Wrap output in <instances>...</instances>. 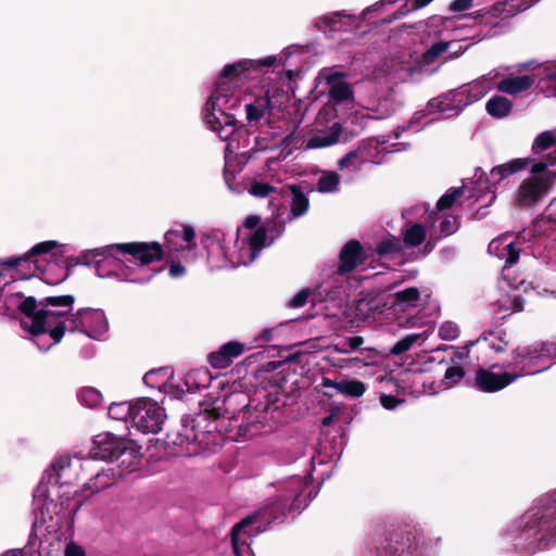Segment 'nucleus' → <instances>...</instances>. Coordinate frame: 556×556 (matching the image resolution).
I'll return each instance as SVG.
<instances>
[{
	"label": "nucleus",
	"instance_id": "1",
	"mask_svg": "<svg viewBox=\"0 0 556 556\" xmlns=\"http://www.w3.org/2000/svg\"><path fill=\"white\" fill-rule=\"evenodd\" d=\"M277 62V56L268 55L262 59H242L222 68L214 90L205 103L203 116L212 131L222 140H229L226 144L227 152L238 149L232 136L237 130L235 110L240 104L242 94L248 96L257 86L263 90V96H257L244 104L249 123L261 121L269 110L279 109L288 101L286 87L292 79L293 72L287 71L282 74L280 71H269L268 67Z\"/></svg>",
	"mask_w": 556,
	"mask_h": 556
},
{
	"label": "nucleus",
	"instance_id": "2",
	"mask_svg": "<svg viewBox=\"0 0 556 556\" xmlns=\"http://www.w3.org/2000/svg\"><path fill=\"white\" fill-rule=\"evenodd\" d=\"M162 256V247L156 242H128L87 250L80 261L86 265L94 263L100 277L115 275L121 280L143 283L155 274L144 268Z\"/></svg>",
	"mask_w": 556,
	"mask_h": 556
},
{
	"label": "nucleus",
	"instance_id": "3",
	"mask_svg": "<svg viewBox=\"0 0 556 556\" xmlns=\"http://www.w3.org/2000/svg\"><path fill=\"white\" fill-rule=\"evenodd\" d=\"M96 463L94 459L89 458L62 456L51 464L34 492L33 507L40 514L42 522L58 513L53 496L62 497L60 488L74 484L83 473L91 471Z\"/></svg>",
	"mask_w": 556,
	"mask_h": 556
},
{
	"label": "nucleus",
	"instance_id": "4",
	"mask_svg": "<svg viewBox=\"0 0 556 556\" xmlns=\"http://www.w3.org/2000/svg\"><path fill=\"white\" fill-rule=\"evenodd\" d=\"M3 303L9 312H20L24 315L21 325L28 330L36 341L45 343L42 334L48 332L49 327L53 326L54 319L61 318L66 313L73 311L74 298L72 295L49 296L37 307V302L33 296H24L22 292H14L7 295Z\"/></svg>",
	"mask_w": 556,
	"mask_h": 556
},
{
	"label": "nucleus",
	"instance_id": "5",
	"mask_svg": "<svg viewBox=\"0 0 556 556\" xmlns=\"http://www.w3.org/2000/svg\"><path fill=\"white\" fill-rule=\"evenodd\" d=\"M549 352L551 349L546 343L518 348L515 351L511 371L504 370L500 365L479 368L476 371L475 386L482 392L500 391L522 375H533L548 368V366L542 368H534V366L548 356Z\"/></svg>",
	"mask_w": 556,
	"mask_h": 556
},
{
	"label": "nucleus",
	"instance_id": "6",
	"mask_svg": "<svg viewBox=\"0 0 556 556\" xmlns=\"http://www.w3.org/2000/svg\"><path fill=\"white\" fill-rule=\"evenodd\" d=\"M511 541L525 554H533L556 543V494L522 515Z\"/></svg>",
	"mask_w": 556,
	"mask_h": 556
},
{
	"label": "nucleus",
	"instance_id": "7",
	"mask_svg": "<svg viewBox=\"0 0 556 556\" xmlns=\"http://www.w3.org/2000/svg\"><path fill=\"white\" fill-rule=\"evenodd\" d=\"M66 245L54 240L34 245L25 255L11 260L9 264L23 271L24 278L39 277L48 285H58L67 277L62 260Z\"/></svg>",
	"mask_w": 556,
	"mask_h": 556
},
{
	"label": "nucleus",
	"instance_id": "8",
	"mask_svg": "<svg viewBox=\"0 0 556 556\" xmlns=\"http://www.w3.org/2000/svg\"><path fill=\"white\" fill-rule=\"evenodd\" d=\"M68 314L66 313L61 318L54 319L53 326L49 327L47 333L50 342L43 344L40 341L35 342L39 350L47 351L59 343L65 331H79L88 338L99 340L109 329L106 316L101 309L83 308L70 316Z\"/></svg>",
	"mask_w": 556,
	"mask_h": 556
},
{
	"label": "nucleus",
	"instance_id": "9",
	"mask_svg": "<svg viewBox=\"0 0 556 556\" xmlns=\"http://www.w3.org/2000/svg\"><path fill=\"white\" fill-rule=\"evenodd\" d=\"M267 244L265 229L255 230L247 236H239L233 242V249H225L219 242L212 241L207 245V260L212 268H236L249 265Z\"/></svg>",
	"mask_w": 556,
	"mask_h": 556
},
{
	"label": "nucleus",
	"instance_id": "10",
	"mask_svg": "<svg viewBox=\"0 0 556 556\" xmlns=\"http://www.w3.org/2000/svg\"><path fill=\"white\" fill-rule=\"evenodd\" d=\"M420 296L421 292L418 288L408 287L395 291L391 300H362L357 305V309L363 314L364 319L387 324L392 318H395L399 325L403 326L405 321L402 320L400 314L416 308L419 305Z\"/></svg>",
	"mask_w": 556,
	"mask_h": 556
},
{
	"label": "nucleus",
	"instance_id": "11",
	"mask_svg": "<svg viewBox=\"0 0 556 556\" xmlns=\"http://www.w3.org/2000/svg\"><path fill=\"white\" fill-rule=\"evenodd\" d=\"M365 257L366 254L362 245L355 240L349 241L340 252L339 265L333 275L319 286L320 293H325L327 298L332 300L345 293L344 290H341L344 275L355 269Z\"/></svg>",
	"mask_w": 556,
	"mask_h": 556
},
{
	"label": "nucleus",
	"instance_id": "12",
	"mask_svg": "<svg viewBox=\"0 0 556 556\" xmlns=\"http://www.w3.org/2000/svg\"><path fill=\"white\" fill-rule=\"evenodd\" d=\"M406 214H413L420 219V222H407L402 229V237L405 247L414 248L421 244L427 238V230H429V241L434 238L437 239V228L434 227V216L437 215L433 211H430L426 204H418L412 210L407 211Z\"/></svg>",
	"mask_w": 556,
	"mask_h": 556
},
{
	"label": "nucleus",
	"instance_id": "13",
	"mask_svg": "<svg viewBox=\"0 0 556 556\" xmlns=\"http://www.w3.org/2000/svg\"><path fill=\"white\" fill-rule=\"evenodd\" d=\"M166 419L165 410L156 401L142 397L135 401L132 427L142 433H157Z\"/></svg>",
	"mask_w": 556,
	"mask_h": 556
},
{
	"label": "nucleus",
	"instance_id": "14",
	"mask_svg": "<svg viewBox=\"0 0 556 556\" xmlns=\"http://www.w3.org/2000/svg\"><path fill=\"white\" fill-rule=\"evenodd\" d=\"M539 0H503L494 3L490 9L479 12L478 23L492 28H501L504 22L515 14L529 9Z\"/></svg>",
	"mask_w": 556,
	"mask_h": 556
},
{
	"label": "nucleus",
	"instance_id": "15",
	"mask_svg": "<svg viewBox=\"0 0 556 556\" xmlns=\"http://www.w3.org/2000/svg\"><path fill=\"white\" fill-rule=\"evenodd\" d=\"M374 143L375 141H362L356 149L350 151L338 161L339 169L356 173L361 170L363 164L367 162L375 164L381 163V157H379L378 153H372L369 149V146Z\"/></svg>",
	"mask_w": 556,
	"mask_h": 556
},
{
	"label": "nucleus",
	"instance_id": "16",
	"mask_svg": "<svg viewBox=\"0 0 556 556\" xmlns=\"http://www.w3.org/2000/svg\"><path fill=\"white\" fill-rule=\"evenodd\" d=\"M269 419L267 408L247 406L241 413V424L238 426L239 434L252 438L266 429Z\"/></svg>",
	"mask_w": 556,
	"mask_h": 556
},
{
	"label": "nucleus",
	"instance_id": "17",
	"mask_svg": "<svg viewBox=\"0 0 556 556\" xmlns=\"http://www.w3.org/2000/svg\"><path fill=\"white\" fill-rule=\"evenodd\" d=\"M345 76L333 70L324 68L317 76L318 85L326 84L331 100L342 102L352 98L351 86L345 81Z\"/></svg>",
	"mask_w": 556,
	"mask_h": 556
},
{
	"label": "nucleus",
	"instance_id": "18",
	"mask_svg": "<svg viewBox=\"0 0 556 556\" xmlns=\"http://www.w3.org/2000/svg\"><path fill=\"white\" fill-rule=\"evenodd\" d=\"M555 175L546 174V178H529L520 186L517 201L521 205H530L541 199L554 182Z\"/></svg>",
	"mask_w": 556,
	"mask_h": 556
},
{
	"label": "nucleus",
	"instance_id": "19",
	"mask_svg": "<svg viewBox=\"0 0 556 556\" xmlns=\"http://www.w3.org/2000/svg\"><path fill=\"white\" fill-rule=\"evenodd\" d=\"M462 92L453 90L446 94L431 99L428 103L429 114L439 113L444 117L458 115L465 108L466 101L462 100Z\"/></svg>",
	"mask_w": 556,
	"mask_h": 556
},
{
	"label": "nucleus",
	"instance_id": "20",
	"mask_svg": "<svg viewBox=\"0 0 556 556\" xmlns=\"http://www.w3.org/2000/svg\"><path fill=\"white\" fill-rule=\"evenodd\" d=\"M500 70H492L486 75L479 79L473 80L469 85L456 89L457 92H462V100L466 101V106L479 101L483 98L494 86V80L501 76Z\"/></svg>",
	"mask_w": 556,
	"mask_h": 556
},
{
	"label": "nucleus",
	"instance_id": "21",
	"mask_svg": "<svg viewBox=\"0 0 556 556\" xmlns=\"http://www.w3.org/2000/svg\"><path fill=\"white\" fill-rule=\"evenodd\" d=\"M254 519V516H249L232 528L231 546L235 556H255L251 548V538L253 534L247 529Z\"/></svg>",
	"mask_w": 556,
	"mask_h": 556
},
{
	"label": "nucleus",
	"instance_id": "22",
	"mask_svg": "<svg viewBox=\"0 0 556 556\" xmlns=\"http://www.w3.org/2000/svg\"><path fill=\"white\" fill-rule=\"evenodd\" d=\"M342 132V127L338 122L332 123L326 129H315L305 141L304 149H323L336 144Z\"/></svg>",
	"mask_w": 556,
	"mask_h": 556
},
{
	"label": "nucleus",
	"instance_id": "23",
	"mask_svg": "<svg viewBox=\"0 0 556 556\" xmlns=\"http://www.w3.org/2000/svg\"><path fill=\"white\" fill-rule=\"evenodd\" d=\"M194 229L191 226H181L165 233V241L170 251L189 253L195 248Z\"/></svg>",
	"mask_w": 556,
	"mask_h": 556
},
{
	"label": "nucleus",
	"instance_id": "24",
	"mask_svg": "<svg viewBox=\"0 0 556 556\" xmlns=\"http://www.w3.org/2000/svg\"><path fill=\"white\" fill-rule=\"evenodd\" d=\"M244 351V345L239 342L225 343L216 352L211 353L207 356L210 365L214 368L224 369L227 368L235 358L240 356Z\"/></svg>",
	"mask_w": 556,
	"mask_h": 556
},
{
	"label": "nucleus",
	"instance_id": "25",
	"mask_svg": "<svg viewBox=\"0 0 556 556\" xmlns=\"http://www.w3.org/2000/svg\"><path fill=\"white\" fill-rule=\"evenodd\" d=\"M489 253L501 260H505L506 265L515 264L519 257V249L509 235H503L489 243Z\"/></svg>",
	"mask_w": 556,
	"mask_h": 556
},
{
	"label": "nucleus",
	"instance_id": "26",
	"mask_svg": "<svg viewBox=\"0 0 556 556\" xmlns=\"http://www.w3.org/2000/svg\"><path fill=\"white\" fill-rule=\"evenodd\" d=\"M279 193L282 197L292 195L291 204H290V217L289 220L294 218H300L305 215L309 208V200L303 193L301 188L295 185H286L282 186L279 190Z\"/></svg>",
	"mask_w": 556,
	"mask_h": 556
},
{
	"label": "nucleus",
	"instance_id": "27",
	"mask_svg": "<svg viewBox=\"0 0 556 556\" xmlns=\"http://www.w3.org/2000/svg\"><path fill=\"white\" fill-rule=\"evenodd\" d=\"M324 388L334 389L338 393L346 397H361L367 390L364 382L357 379H343L340 381L332 380L328 377L321 378Z\"/></svg>",
	"mask_w": 556,
	"mask_h": 556
},
{
	"label": "nucleus",
	"instance_id": "28",
	"mask_svg": "<svg viewBox=\"0 0 556 556\" xmlns=\"http://www.w3.org/2000/svg\"><path fill=\"white\" fill-rule=\"evenodd\" d=\"M121 476L122 475H117L113 468L102 469L97 471L96 475L85 482L84 488L90 493H97L113 485Z\"/></svg>",
	"mask_w": 556,
	"mask_h": 556
},
{
	"label": "nucleus",
	"instance_id": "29",
	"mask_svg": "<svg viewBox=\"0 0 556 556\" xmlns=\"http://www.w3.org/2000/svg\"><path fill=\"white\" fill-rule=\"evenodd\" d=\"M213 380V376L207 368H195L185 375V389L181 391L195 392L202 388H207Z\"/></svg>",
	"mask_w": 556,
	"mask_h": 556
},
{
	"label": "nucleus",
	"instance_id": "30",
	"mask_svg": "<svg viewBox=\"0 0 556 556\" xmlns=\"http://www.w3.org/2000/svg\"><path fill=\"white\" fill-rule=\"evenodd\" d=\"M534 84L532 75L509 76L497 83V89L507 94H517L528 90Z\"/></svg>",
	"mask_w": 556,
	"mask_h": 556
},
{
	"label": "nucleus",
	"instance_id": "31",
	"mask_svg": "<svg viewBox=\"0 0 556 556\" xmlns=\"http://www.w3.org/2000/svg\"><path fill=\"white\" fill-rule=\"evenodd\" d=\"M356 18L353 15H344L341 12H336L330 15L320 17L317 22V27L323 31H338L343 26L354 24Z\"/></svg>",
	"mask_w": 556,
	"mask_h": 556
},
{
	"label": "nucleus",
	"instance_id": "32",
	"mask_svg": "<svg viewBox=\"0 0 556 556\" xmlns=\"http://www.w3.org/2000/svg\"><path fill=\"white\" fill-rule=\"evenodd\" d=\"M220 409H222V406L217 405V406H214L212 410L203 412L198 417V420H197L198 427L201 425L202 420H208L210 421V424H208V426L206 427V430H205V432L208 434L207 438L213 432L220 431L219 425H217V424L214 425V422H217L222 417L225 418L220 414ZM205 438H206V435H204V434H203L202 439H200L199 434H194V440L198 441L200 445H204V447H206L208 445V443H210V440L207 439V441H205Z\"/></svg>",
	"mask_w": 556,
	"mask_h": 556
},
{
	"label": "nucleus",
	"instance_id": "33",
	"mask_svg": "<svg viewBox=\"0 0 556 556\" xmlns=\"http://www.w3.org/2000/svg\"><path fill=\"white\" fill-rule=\"evenodd\" d=\"M527 159H516L508 163L494 167L490 173V179L493 185L500 182L505 177L517 173L527 167Z\"/></svg>",
	"mask_w": 556,
	"mask_h": 556
},
{
	"label": "nucleus",
	"instance_id": "34",
	"mask_svg": "<svg viewBox=\"0 0 556 556\" xmlns=\"http://www.w3.org/2000/svg\"><path fill=\"white\" fill-rule=\"evenodd\" d=\"M340 176L332 170H323L316 184V189L320 193H334L339 191Z\"/></svg>",
	"mask_w": 556,
	"mask_h": 556
},
{
	"label": "nucleus",
	"instance_id": "35",
	"mask_svg": "<svg viewBox=\"0 0 556 556\" xmlns=\"http://www.w3.org/2000/svg\"><path fill=\"white\" fill-rule=\"evenodd\" d=\"M134 409L135 402L112 403L109 406L108 415L115 420L132 422Z\"/></svg>",
	"mask_w": 556,
	"mask_h": 556
},
{
	"label": "nucleus",
	"instance_id": "36",
	"mask_svg": "<svg viewBox=\"0 0 556 556\" xmlns=\"http://www.w3.org/2000/svg\"><path fill=\"white\" fill-rule=\"evenodd\" d=\"M486 111L493 117H504L511 111V102L502 96H495L486 102Z\"/></svg>",
	"mask_w": 556,
	"mask_h": 556
},
{
	"label": "nucleus",
	"instance_id": "37",
	"mask_svg": "<svg viewBox=\"0 0 556 556\" xmlns=\"http://www.w3.org/2000/svg\"><path fill=\"white\" fill-rule=\"evenodd\" d=\"M97 445L102 450V457L115 458L119 455V442L111 434L99 435L96 439Z\"/></svg>",
	"mask_w": 556,
	"mask_h": 556
},
{
	"label": "nucleus",
	"instance_id": "38",
	"mask_svg": "<svg viewBox=\"0 0 556 556\" xmlns=\"http://www.w3.org/2000/svg\"><path fill=\"white\" fill-rule=\"evenodd\" d=\"M437 215L434 216V223L438 219H441V223L439 225V230L437 232L440 233V236H450L455 233L459 228V222L458 218L454 215L450 214H442L439 215V211L432 210Z\"/></svg>",
	"mask_w": 556,
	"mask_h": 556
},
{
	"label": "nucleus",
	"instance_id": "39",
	"mask_svg": "<svg viewBox=\"0 0 556 556\" xmlns=\"http://www.w3.org/2000/svg\"><path fill=\"white\" fill-rule=\"evenodd\" d=\"M169 377L170 371L168 368H159L148 371L143 377V382L150 388L161 390L162 387L166 384Z\"/></svg>",
	"mask_w": 556,
	"mask_h": 556
},
{
	"label": "nucleus",
	"instance_id": "40",
	"mask_svg": "<svg viewBox=\"0 0 556 556\" xmlns=\"http://www.w3.org/2000/svg\"><path fill=\"white\" fill-rule=\"evenodd\" d=\"M79 402L89 408H96L101 405L103 397L99 390L92 387H85L78 392Z\"/></svg>",
	"mask_w": 556,
	"mask_h": 556
},
{
	"label": "nucleus",
	"instance_id": "41",
	"mask_svg": "<svg viewBox=\"0 0 556 556\" xmlns=\"http://www.w3.org/2000/svg\"><path fill=\"white\" fill-rule=\"evenodd\" d=\"M363 342L364 340L362 337H350L330 345L328 349L329 351L336 352L338 354H350L357 350L363 344Z\"/></svg>",
	"mask_w": 556,
	"mask_h": 556
},
{
	"label": "nucleus",
	"instance_id": "42",
	"mask_svg": "<svg viewBox=\"0 0 556 556\" xmlns=\"http://www.w3.org/2000/svg\"><path fill=\"white\" fill-rule=\"evenodd\" d=\"M388 67L384 72L386 75L392 77L395 80H404L406 77L412 75L413 68L409 64L405 62H394L391 61V64H386Z\"/></svg>",
	"mask_w": 556,
	"mask_h": 556
},
{
	"label": "nucleus",
	"instance_id": "43",
	"mask_svg": "<svg viewBox=\"0 0 556 556\" xmlns=\"http://www.w3.org/2000/svg\"><path fill=\"white\" fill-rule=\"evenodd\" d=\"M420 339H427L426 332L407 334L392 346L391 353L394 355L403 354L404 352L408 351L413 346V344Z\"/></svg>",
	"mask_w": 556,
	"mask_h": 556
},
{
	"label": "nucleus",
	"instance_id": "44",
	"mask_svg": "<svg viewBox=\"0 0 556 556\" xmlns=\"http://www.w3.org/2000/svg\"><path fill=\"white\" fill-rule=\"evenodd\" d=\"M249 193L256 198H268L277 193V188L268 182L253 180Z\"/></svg>",
	"mask_w": 556,
	"mask_h": 556
},
{
	"label": "nucleus",
	"instance_id": "45",
	"mask_svg": "<svg viewBox=\"0 0 556 556\" xmlns=\"http://www.w3.org/2000/svg\"><path fill=\"white\" fill-rule=\"evenodd\" d=\"M465 376V371L460 366H451L446 369L444 377L441 381L443 389L447 390L453 388Z\"/></svg>",
	"mask_w": 556,
	"mask_h": 556
},
{
	"label": "nucleus",
	"instance_id": "46",
	"mask_svg": "<svg viewBox=\"0 0 556 556\" xmlns=\"http://www.w3.org/2000/svg\"><path fill=\"white\" fill-rule=\"evenodd\" d=\"M457 42V39L451 41H438L433 43L425 53L424 61L426 63L432 62L434 59L446 52L451 46Z\"/></svg>",
	"mask_w": 556,
	"mask_h": 556
},
{
	"label": "nucleus",
	"instance_id": "47",
	"mask_svg": "<svg viewBox=\"0 0 556 556\" xmlns=\"http://www.w3.org/2000/svg\"><path fill=\"white\" fill-rule=\"evenodd\" d=\"M394 111L393 103L390 99H382L377 108L366 109V115L371 118H386Z\"/></svg>",
	"mask_w": 556,
	"mask_h": 556
},
{
	"label": "nucleus",
	"instance_id": "48",
	"mask_svg": "<svg viewBox=\"0 0 556 556\" xmlns=\"http://www.w3.org/2000/svg\"><path fill=\"white\" fill-rule=\"evenodd\" d=\"M556 142V137L552 131H543L536 136L532 149L535 153L543 152L552 148Z\"/></svg>",
	"mask_w": 556,
	"mask_h": 556
},
{
	"label": "nucleus",
	"instance_id": "49",
	"mask_svg": "<svg viewBox=\"0 0 556 556\" xmlns=\"http://www.w3.org/2000/svg\"><path fill=\"white\" fill-rule=\"evenodd\" d=\"M555 164H556V154L549 155L547 161L535 162L531 168V173H532L531 178H546V174L551 173V170H546L547 166L555 165ZM552 174H554L556 176L555 172H552Z\"/></svg>",
	"mask_w": 556,
	"mask_h": 556
},
{
	"label": "nucleus",
	"instance_id": "50",
	"mask_svg": "<svg viewBox=\"0 0 556 556\" xmlns=\"http://www.w3.org/2000/svg\"><path fill=\"white\" fill-rule=\"evenodd\" d=\"M462 194V188L451 189L448 192H446L439 199L435 211H443L450 208Z\"/></svg>",
	"mask_w": 556,
	"mask_h": 556
},
{
	"label": "nucleus",
	"instance_id": "51",
	"mask_svg": "<svg viewBox=\"0 0 556 556\" xmlns=\"http://www.w3.org/2000/svg\"><path fill=\"white\" fill-rule=\"evenodd\" d=\"M261 218L256 215L248 216L241 228L238 229L239 236L249 237L250 233H253L255 230L265 229L260 226Z\"/></svg>",
	"mask_w": 556,
	"mask_h": 556
},
{
	"label": "nucleus",
	"instance_id": "52",
	"mask_svg": "<svg viewBox=\"0 0 556 556\" xmlns=\"http://www.w3.org/2000/svg\"><path fill=\"white\" fill-rule=\"evenodd\" d=\"M439 336L446 341L455 340L459 336V327L454 321H445L439 329Z\"/></svg>",
	"mask_w": 556,
	"mask_h": 556
},
{
	"label": "nucleus",
	"instance_id": "53",
	"mask_svg": "<svg viewBox=\"0 0 556 556\" xmlns=\"http://www.w3.org/2000/svg\"><path fill=\"white\" fill-rule=\"evenodd\" d=\"M365 141H375L374 144L369 146V149H370V151H372V153H378L379 157H381V162L383 161L384 154L392 151L390 149L391 146L388 143V141L386 140L384 137L369 138V139H366Z\"/></svg>",
	"mask_w": 556,
	"mask_h": 556
},
{
	"label": "nucleus",
	"instance_id": "54",
	"mask_svg": "<svg viewBox=\"0 0 556 556\" xmlns=\"http://www.w3.org/2000/svg\"><path fill=\"white\" fill-rule=\"evenodd\" d=\"M311 292L308 289L299 291L289 302L291 307H301L306 304Z\"/></svg>",
	"mask_w": 556,
	"mask_h": 556
},
{
	"label": "nucleus",
	"instance_id": "55",
	"mask_svg": "<svg viewBox=\"0 0 556 556\" xmlns=\"http://www.w3.org/2000/svg\"><path fill=\"white\" fill-rule=\"evenodd\" d=\"M380 403L386 409H394L399 404L403 403V401L397 400L393 395L382 394L380 396Z\"/></svg>",
	"mask_w": 556,
	"mask_h": 556
},
{
	"label": "nucleus",
	"instance_id": "56",
	"mask_svg": "<svg viewBox=\"0 0 556 556\" xmlns=\"http://www.w3.org/2000/svg\"><path fill=\"white\" fill-rule=\"evenodd\" d=\"M399 249V244L392 241H382L377 247V252L380 255L389 254Z\"/></svg>",
	"mask_w": 556,
	"mask_h": 556
},
{
	"label": "nucleus",
	"instance_id": "57",
	"mask_svg": "<svg viewBox=\"0 0 556 556\" xmlns=\"http://www.w3.org/2000/svg\"><path fill=\"white\" fill-rule=\"evenodd\" d=\"M64 556H85V551L80 545L71 542L65 547Z\"/></svg>",
	"mask_w": 556,
	"mask_h": 556
},
{
	"label": "nucleus",
	"instance_id": "58",
	"mask_svg": "<svg viewBox=\"0 0 556 556\" xmlns=\"http://www.w3.org/2000/svg\"><path fill=\"white\" fill-rule=\"evenodd\" d=\"M471 3H472V0H454L451 3L450 9L452 11L460 12V11H465L468 8H470Z\"/></svg>",
	"mask_w": 556,
	"mask_h": 556
},
{
	"label": "nucleus",
	"instance_id": "59",
	"mask_svg": "<svg viewBox=\"0 0 556 556\" xmlns=\"http://www.w3.org/2000/svg\"><path fill=\"white\" fill-rule=\"evenodd\" d=\"M546 92L548 96L556 97V74L547 76Z\"/></svg>",
	"mask_w": 556,
	"mask_h": 556
},
{
	"label": "nucleus",
	"instance_id": "60",
	"mask_svg": "<svg viewBox=\"0 0 556 556\" xmlns=\"http://www.w3.org/2000/svg\"><path fill=\"white\" fill-rule=\"evenodd\" d=\"M186 269L182 265L173 263L169 267V275L174 278L181 277L185 275Z\"/></svg>",
	"mask_w": 556,
	"mask_h": 556
},
{
	"label": "nucleus",
	"instance_id": "61",
	"mask_svg": "<svg viewBox=\"0 0 556 556\" xmlns=\"http://www.w3.org/2000/svg\"><path fill=\"white\" fill-rule=\"evenodd\" d=\"M274 329H264L260 334V340L263 342H270L273 340Z\"/></svg>",
	"mask_w": 556,
	"mask_h": 556
},
{
	"label": "nucleus",
	"instance_id": "62",
	"mask_svg": "<svg viewBox=\"0 0 556 556\" xmlns=\"http://www.w3.org/2000/svg\"><path fill=\"white\" fill-rule=\"evenodd\" d=\"M388 3L384 2V1H381V2H377L375 3L372 7L366 9L364 12H363V15L367 14L368 12L370 11H375V12H378L380 11L381 9H383Z\"/></svg>",
	"mask_w": 556,
	"mask_h": 556
},
{
	"label": "nucleus",
	"instance_id": "63",
	"mask_svg": "<svg viewBox=\"0 0 556 556\" xmlns=\"http://www.w3.org/2000/svg\"><path fill=\"white\" fill-rule=\"evenodd\" d=\"M513 309L515 312H519L523 309V301L519 296H514L513 299Z\"/></svg>",
	"mask_w": 556,
	"mask_h": 556
},
{
	"label": "nucleus",
	"instance_id": "64",
	"mask_svg": "<svg viewBox=\"0 0 556 556\" xmlns=\"http://www.w3.org/2000/svg\"><path fill=\"white\" fill-rule=\"evenodd\" d=\"M331 364H332V366L338 367L340 369H343V368H346V367H351L350 363L348 362V359H341V361H338V362H332Z\"/></svg>",
	"mask_w": 556,
	"mask_h": 556
}]
</instances>
